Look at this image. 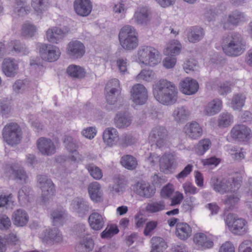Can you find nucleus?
Instances as JSON below:
<instances>
[{
    "mask_svg": "<svg viewBox=\"0 0 252 252\" xmlns=\"http://www.w3.org/2000/svg\"><path fill=\"white\" fill-rule=\"evenodd\" d=\"M177 91L174 85L166 80L161 79L153 85V94L159 103L166 105L175 103L177 99Z\"/></svg>",
    "mask_w": 252,
    "mask_h": 252,
    "instance_id": "f257e3e1",
    "label": "nucleus"
},
{
    "mask_svg": "<svg viewBox=\"0 0 252 252\" xmlns=\"http://www.w3.org/2000/svg\"><path fill=\"white\" fill-rule=\"evenodd\" d=\"M221 47L226 55L236 57L245 51V42L240 34L233 32L223 37Z\"/></svg>",
    "mask_w": 252,
    "mask_h": 252,
    "instance_id": "f03ea898",
    "label": "nucleus"
},
{
    "mask_svg": "<svg viewBox=\"0 0 252 252\" xmlns=\"http://www.w3.org/2000/svg\"><path fill=\"white\" fill-rule=\"evenodd\" d=\"M2 134L4 140L11 146L19 144L22 138L21 128L16 123L6 125L2 129Z\"/></svg>",
    "mask_w": 252,
    "mask_h": 252,
    "instance_id": "7ed1b4c3",
    "label": "nucleus"
},
{
    "mask_svg": "<svg viewBox=\"0 0 252 252\" xmlns=\"http://www.w3.org/2000/svg\"><path fill=\"white\" fill-rule=\"evenodd\" d=\"M138 58L143 64L150 66L157 65L160 61L159 52L150 46H142L139 49Z\"/></svg>",
    "mask_w": 252,
    "mask_h": 252,
    "instance_id": "20e7f679",
    "label": "nucleus"
},
{
    "mask_svg": "<svg viewBox=\"0 0 252 252\" xmlns=\"http://www.w3.org/2000/svg\"><path fill=\"white\" fill-rule=\"evenodd\" d=\"M225 222L229 230L235 235H242L247 232V222L244 219L239 218L232 214H229L225 219Z\"/></svg>",
    "mask_w": 252,
    "mask_h": 252,
    "instance_id": "39448f33",
    "label": "nucleus"
},
{
    "mask_svg": "<svg viewBox=\"0 0 252 252\" xmlns=\"http://www.w3.org/2000/svg\"><path fill=\"white\" fill-rule=\"evenodd\" d=\"M37 181L38 186L42 190V201L45 203L54 195V185L52 180L46 175L37 176Z\"/></svg>",
    "mask_w": 252,
    "mask_h": 252,
    "instance_id": "423d86ee",
    "label": "nucleus"
},
{
    "mask_svg": "<svg viewBox=\"0 0 252 252\" xmlns=\"http://www.w3.org/2000/svg\"><path fill=\"white\" fill-rule=\"evenodd\" d=\"M233 182L234 180L232 178H223L219 180L214 177L211 179L210 184L214 190L223 194L229 191H233Z\"/></svg>",
    "mask_w": 252,
    "mask_h": 252,
    "instance_id": "0eeeda50",
    "label": "nucleus"
},
{
    "mask_svg": "<svg viewBox=\"0 0 252 252\" xmlns=\"http://www.w3.org/2000/svg\"><path fill=\"white\" fill-rule=\"evenodd\" d=\"M131 99L136 104L143 105L148 99V91L145 87L141 84L134 85L130 90Z\"/></svg>",
    "mask_w": 252,
    "mask_h": 252,
    "instance_id": "6e6552de",
    "label": "nucleus"
},
{
    "mask_svg": "<svg viewBox=\"0 0 252 252\" xmlns=\"http://www.w3.org/2000/svg\"><path fill=\"white\" fill-rule=\"evenodd\" d=\"M39 54L43 60L52 62L58 59L61 52L57 47L51 44H44L40 47Z\"/></svg>",
    "mask_w": 252,
    "mask_h": 252,
    "instance_id": "1a4fd4ad",
    "label": "nucleus"
},
{
    "mask_svg": "<svg viewBox=\"0 0 252 252\" xmlns=\"http://www.w3.org/2000/svg\"><path fill=\"white\" fill-rule=\"evenodd\" d=\"M6 173L10 177L21 184L27 183L28 180V175L22 167L16 165L7 166Z\"/></svg>",
    "mask_w": 252,
    "mask_h": 252,
    "instance_id": "9d476101",
    "label": "nucleus"
},
{
    "mask_svg": "<svg viewBox=\"0 0 252 252\" xmlns=\"http://www.w3.org/2000/svg\"><path fill=\"white\" fill-rule=\"evenodd\" d=\"M168 131L163 126H156L153 128L149 135L150 140L155 143L158 148L162 147L167 139Z\"/></svg>",
    "mask_w": 252,
    "mask_h": 252,
    "instance_id": "9b49d317",
    "label": "nucleus"
},
{
    "mask_svg": "<svg viewBox=\"0 0 252 252\" xmlns=\"http://www.w3.org/2000/svg\"><path fill=\"white\" fill-rule=\"evenodd\" d=\"M69 30L66 27L63 29L57 27L49 28L46 31V38L50 43L58 44L63 39Z\"/></svg>",
    "mask_w": 252,
    "mask_h": 252,
    "instance_id": "f8f14e48",
    "label": "nucleus"
},
{
    "mask_svg": "<svg viewBox=\"0 0 252 252\" xmlns=\"http://www.w3.org/2000/svg\"><path fill=\"white\" fill-rule=\"evenodd\" d=\"M66 53L71 59H80L85 53V48L84 44L80 41H71L67 44Z\"/></svg>",
    "mask_w": 252,
    "mask_h": 252,
    "instance_id": "ddd939ff",
    "label": "nucleus"
},
{
    "mask_svg": "<svg viewBox=\"0 0 252 252\" xmlns=\"http://www.w3.org/2000/svg\"><path fill=\"white\" fill-rule=\"evenodd\" d=\"M232 137L239 141L248 140L251 137V130L244 125H235L231 130Z\"/></svg>",
    "mask_w": 252,
    "mask_h": 252,
    "instance_id": "4468645a",
    "label": "nucleus"
},
{
    "mask_svg": "<svg viewBox=\"0 0 252 252\" xmlns=\"http://www.w3.org/2000/svg\"><path fill=\"white\" fill-rule=\"evenodd\" d=\"M36 145L38 150L43 155L51 156L56 152L55 146L50 138L40 137L37 140Z\"/></svg>",
    "mask_w": 252,
    "mask_h": 252,
    "instance_id": "2eb2a0df",
    "label": "nucleus"
},
{
    "mask_svg": "<svg viewBox=\"0 0 252 252\" xmlns=\"http://www.w3.org/2000/svg\"><path fill=\"white\" fill-rule=\"evenodd\" d=\"M160 170L165 174L172 172L176 166V162L173 155L165 154L159 160Z\"/></svg>",
    "mask_w": 252,
    "mask_h": 252,
    "instance_id": "dca6fc26",
    "label": "nucleus"
},
{
    "mask_svg": "<svg viewBox=\"0 0 252 252\" xmlns=\"http://www.w3.org/2000/svg\"><path fill=\"white\" fill-rule=\"evenodd\" d=\"M184 130L186 136L191 139H198L203 134V130L200 125L196 122L187 123Z\"/></svg>",
    "mask_w": 252,
    "mask_h": 252,
    "instance_id": "f3484780",
    "label": "nucleus"
},
{
    "mask_svg": "<svg viewBox=\"0 0 252 252\" xmlns=\"http://www.w3.org/2000/svg\"><path fill=\"white\" fill-rule=\"evenodd\" d=\"M73 7L76 13L82 17L88 16L93 7L90 0H75Z\"/></svg>",
    "mask_w": 252,
    "mask_h": 252,
    "instance_id": "a211bd4d",
    "label": "nucleus"
},
{
    "mask_svg": "<svg viewBox=\"0 0 252 252\" xmlns=\"http://www.w3.org/2000/svg\"><path fill=\"white\" fill-rule=\"evenodd\" d=\"M41 238L43 242L51 245L59 243L63 240L62 234L56 228L45 230L41 236Z\"/></svg>",
    "mask_w": 252,
    "mask_h": 252,
    "instance_id": "6ab92c4d",
    "label": "nucleus"
},
{
    "mask_svg": "<svg viewBox=\"0 0 252 252\" xmlns=\"http://www.w3.org/2000/svg\"><path fill=\"white\" fill-rule=\"evenodd\" d=\"M19 65L14 59L5 58L2 63V70L7 77H14L17 74Z\"/></svg>",
    "mask_w": 252,
    "mask_h": 252,
    "instance_id": "aec40b11",
    "label": "nucleus"
},
{
    "mask_svg": "<svg viewBox=\"0 0 252 252\" xmlns=\"http://www.w3.org/2000/svg\"><path fill=\"white\" fill-rule=\"evenodd\" d=\"M88 222L93 230L99 231L104 226L105 217L101 214L93 210L88 218Z\"/></svg>",
    "mask_w": 252,
    "mask_h": 252,
    "instance_id": "412c9836",
    "label": "nucleus"
},
{
    "mask_svg": "<svg viewBox=\"0 0 252 252\" xmlns=\"http://www.w3.org/2000/svg\"><path fill=\"white\" fill-rule=\"evenodd\" d=\"M180 90L184 94L191 95L195 94L199 88L197 82L190 78H186L180 83Z\"/></svg>",
    "mask_w": 252,
    "mask_h": 252,
    "instance_id": "4be33fe9",
    "label": "nucleus"
},
{
    "mask_svg": "<svg viewBox=\"0 0 252 252\" xmlns=\"http://www.w3.org/2000/svg\"><path fill=\"white\" fill-rule=\"evenodd\" d=\"M102 138L107 146L112 147L117 144L119 140L118 132L114 127H107L103 132Z\"/></svg>",
    "mask_w": 252,
    "mask_h": 252,
    "instance_id": "5701e85b",
    "label": "nucleus"
},
{
    "mask_svg": "<svg viewBox=\"0 0 252 252\" xmlns=\"http://www.w3.org/2000/svg\"><path fill=\"white\" fill-rule=\"evenodd\" d=\"M135 191L139 196L148 198L154 195L156 189L149 183L138 182L136 185Z\"/></svg>",
    "mask_w": 252,
    "mask_h": 252,
    "instance_id": "b1692460",
    "label": "nucleus"
},
{
    "mask_svg": "<svg viewBox=\"0 0 252 252\" xmlns=\"http://www.w3.org/2000/svg\"><path fill=\"white\" fill-rule=\"evenodd\" d=\"M134 18L137 24L147 25L151 20L150 11L146 7H139L135 11Z\"/></svg>",
    "mask_w": 252,
    "mask_h": 252,
    "instance_id": "393cba45",
    "label": "nucleus"
},
{
    "mask_svg": "<svg viewBox=\"0 0 252 252\" xmlns=\"http://www.w3.org/2000/svg\"><path fill=\"white\" fill-rule=\"evenodd\" d=\"M175 234L179 239L186 240L191 236L192 229L188 223L178 222L176 225Z\"/></svg>",
    "mask_w": 252,
    "mask_h": 252,
    "instance_id": "a878e982",
    "label": "nucleus"
},
{
    "mask_svg": "<svg viewBox=\"0 0 252 252\" xmlns=\"http://www.w3.org/2000/svg\"><path fill=\"white\" fill-rule=\"evenodd\" d=\"M88 192L91 199L96 202L102 200L103 193L99 183L94 182L88 186Z\"/></svg>",
    "mask_w": 252,
    "mask_h": 252,
    "instance_id": "bb28decb",
    "label": "nucleus"
},
{
    "mask_svg": "<svg viewBox=\"0 0 252 252\" xmlns=\"http://www.w3.org/2000/svg\"><path fill=\"white\" fill-rule=\"evenodd\" d=\"M71 205L74 211L82 217L88 212L90 209L88 203L81 198L74 199Z\"/></svg>",
    "mask_w": 252,
    "mask_h": 252,
    "instance_id": "cd10ccee",
    "label": "nucleus"
},
{
    "mask_svg": "<svg viewBox=\"0 0 252 252\" xmlns=\"http://www.w3.org/2000/svg\"><path fill=\"white\" fill-rule=\"evenodd\" d=\"M132 121V117L126 112L117 114L114 119L115 126L119 128L128 127L130 125Z\"/></svg>",
    "mask_w": 252,
    "mask_h": 252,
    "instance_id": "c85d7f7f",
    "label": "nucleus"
},
{
    "mask_svg": "<svg viewBox=\"0 0 252 252\" xmlns=\"http://www.w3.org/2000/svg\"><path fill=\"white\" fill-rule=\"evenodd\" d=\"M12 219L15 225L18 226H23L28 223L29 216L25 210L19 209L13 213Z\"/></svg>",
    "mask_w": 252,
    "mask_h": 252,
    "instance_id": "c756f323",
    "label": "nucleus"
},
{
    "mask_svg": "<svg viewBox=\"0 0 252 252\" xmlns=\"http://www.w3.org/2000/svg\"><path fill=\"white\" fill-rule=\"evenodd\" d=\"M8 47L12 52H14L19 55H27L30 52L27 46L19 40H11L8 42Z\"/></svg>",
    "mask_w": 252,
    "mask_h": 252,
    "instance_id": "7c9ffc66",
    "label": "nucleus"
},
{
    "mask_svg": "<svg viewBox=\"0 0 252 252\" xmlns=\"http://www.w3.org/2000/svg\"><path fill=\"white\" fill-rule=\"evenodd\" d=\"M204 35L203 29L199 27H192L187 34L188 40L191 43H196L201 40Z\"/></svg>",
    "mask_w": 252,
    "mask_h": 252,
    "instance_id": "2f4dec72",
    "label": "nucleus"
},
{
    "mask_svg": "<svg viewBox=\"0 0 252 252\" xmlns=\"http://www.w3.org/2000/svg\"><path fill=\"white\" fill-rule=\"evenodd\" d=\"M190 112L185 107L182 106L176 108L172 114L174 120L177 123H183L187 121L189 117Z\"/></svg>",
    "mask_w": 252,
    "mask_h": 252,
    "instance_id": "473e14b6",
    "label": "nucleus"
},
{
    "mask_svg": "<svg viewBox=\"0 0 252 252\" xmlns=\"http://www.w3.org/2000/svg\"><path fill=\"white\" fill-rule=\"evenodd\" d=\"M194 242L201 248H210L213 246V242L208 239L206 235L202 233H198L194 235Z\"/></svg>",
    "mask_w": 252,
    "mask_h": 252,
    "instance_id": "72a5a7b5",
    "label": "nucleus"
},
{
    "mask_svg": "<svg viewBox=\"0 0 252 252\" xmlns=\"http://www.w3.org/2000/svg\"><path fill=\"white\" fill-rule=\"evenodd\" d=\"M222 106V101L219 98H215L210 102L205 109L207 115L212 116L219 113Z\"/></svg>",
    "mask_w": 252,
    "mask_h": 252,
    "instance_id": "f704fd0d",
    "label": "nucleus"
},
{
    "mask_svg": "<svg viewBox=\"0 0 252 252\" xmlns=\"http://www.w3.org/2000/svg\"><path fill=\"white\" fill-rule=\"evenodd\" d=\"M181 47V44L177 41H171L167 45L164 54L166 56L175 57L180 53Z\"/></svg>",
    "mask_w": 252,
    "mask_h": 252,
    "instance_id": "c9c22d12",
    "label": "nucleus"
},
{
    "mask_svg": "<svg viewBox=\"0 0 252 252\" xmlns=\"http://www.w3.org/2000/svg\"><path fill=\"white\" fill-rule=\"evenodd\" d=\"M165 209V203L163 200L152 201L148 203L146 210L150 213H157Z\"/></svg>",
    "mask_w": 252,
    "mask_h": 252,
    "instance_id": "e433bc0d",
    "label": "nucleus"
},
{
    "mask_svg": "<svg viewBox=\"0 0 252 252\" xmlns=\"http://www.w3.org/2000/svg\"><path fill=\"white\" fill-rule=\"evenodd\" d=\"M152 250L151 252H162L167 248L164 239L159 237H154L151 240Z\"/></svg>",
    "mask_w": 252,
    "mask_h": 252,
    "instance_id": "4c0bfd02",
    "label": "nucleus"
},
{
    "mask_svg": "<svg viewBox=\"0 0 252 252\" xmlns=\"http://www.w3.org/2000/svg\"><path fill=\"white\" fill-rule=\"evenodd\" d=\"M245 20V14L238 10H235L228 15L227 21L231 24L237 26L239 23L244 22Z\"/></svg>",
    "mask_w": 252,
    "mask_h": 252,
    "instance_id": "58836bf2",
    "label": "nucleus"
},
{
    "mask_svg": "<svg viewBox=\"0 0 252 252\" xmlns=\"http://www.w3.org/2000/svg\"><path fill=\"white\" fill-rule=\"evenodd\" d=\"M67 73L72 77L82 78L85 76L84 69L76 65H70L67 68Z\"/></svg>",
    "mask_w": 252,
    "mask_h": 252,
    "instance_id": "ea45409f",
    "label": "nucleus"
},
{
    "mask_svg": "<svg viewBox=\"0 0 252 252\" xmlns=\"http://www.w3.org/2000/svg\"><path fill=\"white\" fill-rule=\"evenodd\" d=\"M119 41L122 47L126 50H132L136 48L138 46L137 35L119 40Z\"/></svg>",
    "mask_w": 252,
    "mask_h": 252,
    "instance_id": "a19ab883",
    "label": "nucleus"
},
{
    "mask_svg": "<svg viewBox=\"0 0 252 252\" xmlns=\"http://www.w3.org/2000/svg\"><path fill=\"white\" fill-rule=\"evenodd\" d=\"M54 225H62L65 219V214L62 210H55L51 214Z\"/></svg>",
    "mask_w": 252,
    "mask_h": 252,
    "instance_id": "79ce46f5",
    "label": "nucleus"
},
{
    "mask_svg": "<svg viewBox=\"0 0 252 252\" xmlns=\"http://www.w3.org/2000/svg\"><path fill=\"white\" fill-rule=\"evenodd\" d=\"M94 243L92 239H86L80 242L76 246V250L78 252H89L93 249Z\"/></svg>",
    "mask_w": 252,
    "mask_h": 252,
    "instance_id": "37998d69",
    "label": "nucleus"
},
{
    "mask_svg": "<svg viewBox=\"0 0 252 252\" xmlns=\"http://www.w3.org/2000/svg\"><path fill=\"white\" fill-rule=\"evenodd\" d=\"M211 142L209 139L200 140L195 147V152L198 156L203 155L211 147Z\"/></svg>",
    "mask_w": 252,
    "mask_h": 252,
    "instance_id": "c03bdc74",
    "label": "nucleus"
},
{
    "mask_svg": "<svg viewBox=\"0 0 252 252\" xmlns=\"http://www.w3.org/2000/svg\"><path fill=\"white\" fill-rule=\"evenodd\" d=\"M246 96L242 94H234L231 100L232 107L234 110H239L244 105Z\"/></svg>",
    "mask_w": 252,
    "mask_h": 252,
    "instance_id": "a18cd8bd",
    "label": "nucleus"
},
{
    "mask_svg": "<svg viewBox=\"0 0 252 252\" xmlns=\"http://www.w3.org/2000/svg\"><path fill=\"white\" fill-rule=\"evenodd\" d=\"M121 163L125 168L133 170L135 169L137 165L136 158L130 155H126L121 158Z\"/></svg>",
    "mask_w": 252,
    "mask_h": 252,
    "instance_id": "49530a36",
    "label": "nucleus"
},
{
    "mask_svg": "<svg viewBox=\"0 0 252 252\" xmlns=\"http://www.w3.org/2000/svg\"><path fill=\"white\" fill-rule=\"evenodd\" d=\"M135 30L131 26L126 25L124 26L120 30L119 34V39H124L136 35Z\"/></svg>",
    "mask_w": 252,
    "mask_h": 252,
    "instance_id": "de8ad7c7",
    "label": "nucleus"
},
{
    "mask_svg": "<svg viewBox=\"0 0 252 252\" xmlns=\"http://www.w3.org/2000/svg\"><path fill=\"white\" fill-rule=\"evenodd\" d=\"M156 78L155 73L152 70L143 69L137 75L136 79L137 81L142 80L146 82H151Z\"/></svg>",
    "mask_w": 252,
    "mask_h": 252,
    "instance_id": "09e8293b",
    "label": "nucleus"
},
{
    "mask_svg": "<svg viewBox=\"0 0 252 252\" xmlns=\"http://www.w3.org/2000/svg\"><path fill=\"white\" fill-rule=\"evenodd\" d=\"M90 175L95 180L100 179L103 176L101 170L93 163H89L86 165Z\"/></svg>",
    "mask_w": 252,
    "mask_h": 252,
    "instance_id": "8fccbe9b",
    "label": "nucleus"
},
{
    "mask_svg": "<svg viewBox=\"0 0 252 252\" xmlns=\"http://www.w3.org/2000/svg\"><path fill=\"white\" fill-rule=\"evenodd\" d=\"M36 32V28L33 25L30 23H25L22 28V35L26 37H32Z\"/></svg>",
    "mask_w": 252,
    "mask_h": 252,
    "instance_id": "3c124183",
    "label": "nucleus"
},
{
    "mask_svg": "<svg viewBox=\"0 0 252 252\" xmlns=\"http://www.w3.org/2000/svg\"><path fill=\"white\" fill-rule=\"evenodd\" d=\"M233 122V116L228 112H224L220 115L218 126L225 127L229 126Z\"/></svg>",
    "mask_w": 252,
    "mask_h": 252,
    "instance_id": "603ef678",
    "label": "nucleus"
},
{
    "mask_svg": "<svg viewBox=\"0 0 252 252\" xmlns=\"http://www.w3.org/2000/svg\"><path fill=\"white\" fill-rule=\"evenodd\" d=\"M240 200V197L237 193L227 195L222 200L223 203L229 208L233 207L237 204Z\"/></svg>",
    "mask_w": 252,
    "mask_h": 252,
    "instance_id": "864d4df0",
    "label": "nucleus"
},
{
    "mask_svg": "<svg viewBox=\"0 0 252 252\" xmlns=\"http://www.w3.org/2000/svg\"><path fill=\"white\" fill-rule=\"evenodd\" d=\"M105 91H112L116 94H120L121 89L119 81L117 79H113L108 81L105 86Z\"/></svg>",
    "mask_w": 252,
    "mask_h": 252,
    "instance_id": "5fc2aeb1",
    "label": "nucleus"
},
{
    "mask_svg": "<svg viewBox=\"0 0 252 252\" xmlns=\"http://www.w3.org/2000/svg\"><path fill=\"white\" fill-rule=\"evenodd\" d=\"M232 86L230 82L225 81L218 85L217 91L220 95H225L231 92Z\"/></svg>",
    "mask_w": 252,
    "mask_h": 252,
    "instance_id": "6e6d98bb",
    "label": "nucleus"
},
{
    "mask_svg": "<svg viewBox=\"0 0 252 252\" xmlns=\"http://www.w3.org/2000/svg\"><path fill=\"white\" fill-rule=\"evenodd\" d=\"M119 230L116 225L107 226V227L101 233V237L103 239H107L112 237L117 234Z\"/></svg>",
    "mask_w": 252,
    "mask_h": 252,
    "instance_id": "4d7b16f0",
    "label": "nucleus"
},
{
    "mask_svg": "<svg viewBox=\"0 0 252 252\" xmlns=\"http://www.w3.org/2000/svg\"><path fill=\"white\" fill-rule=\"evenodd\" d=\"M63 143L67 150L70 153H73L76 150L77 146L76 141L71 137L65 135L63 138Z\"/></svg>",
    "mask_w": 252,
    "mask_h": 252,
    "instance_id": "13d9d810",
    "label": "nucleus"
},
{
    "mask_svg": "<svg viewBox=\"0 0 252 252\" xmlns=\"http://www.w3.org/2000/svg\"><path fill=\"white\" fill-rule=\"evenodd\" d=\"M31 188L27 186H23L18 191V198L19 201L24 203L29 201L30 195Z\"/></svg>",
    "mask_w": 252,
    "mask_h": 252,
    "instance_id": "bf43d9fd",
    "label": "nucleus"
},
{
    "mask_svg": "<svg viewBox=\"0 0 252 252\" xmlns=\"http://www.w3.org/2000/svg\"><path fill=\"white\" fill-rule=\"evenodd\" d=\"M47 0H32L31 5L37 12H41L45 10Z\"/></svg>",
    "mask_w": 252,
    "mask_h": 252,
    "instance_id": "052dcab7",
    "label": "nucleus"
},
{
    "mask_svg": "<svg viewBox=\"0 0 252 252\" xmlns=\"http://www.w3.org/2000/svg\"><path fill=\"white\" fill-rule=\"evenodd\" d=\"M136 141V139L131 134H125L122 136L121 144L123 147H127L134 144Z\"/></svg>",
    "mask_w": 252,
    "mask_h": 252,
    "instance_id": "680f3d73",
    "label": "nucleus"
},
{
    "mask_svg": "<svg viewBox=\"0 0 252 252\" xmlns=\"http://www.w3.org/2000/svg\"><path fill=\"white\" fill-rule=\"evenodd\" d=\"M11 225L10 219L5 215H0V229L7 230Z\"/></svg>",
    "mask_w": 252,
    "mask_h": 252,
    "instance_id": "e2e57ef3",
    "label": "nucleus"
},
{
    "mask_svg": "<svg viewBox=\"0 0 252 252\" xmlns=\"http://www.w3.org/2000/svg\"><path fill=\"white\" fill-rule=\"evenodd\" d=\"M174 188L172 185L168 184L164 186L160 191V195L164 198H168L171 197L174 191Z\"/></svg>",
    "mask_w": 252,
    "mask_h": 252,
    "instance_id": "0e129e2a",
    "label": "nucleus"
},
{
    "mask_svg": "<svg viewBox=\"0 0 252 252\" xmlns=\"http://www.w3.org/2000/svg\"><path fill=\"white\" fill-rule=\"evenodd\" d=\"M106 91V99L107 102L110 105H113L117 102L118 97L120 94H116V93L112 91Z\"/></svg>",
    "mask_w": 252,
    "mask_h": 252,
    "instance_id": "69168bd1",
    "label": "nucleus"
},
{
    "mask_svg": "<svg viewBox=\"0 0 252 252\" xmlns=\"http://www.w3.org/2000/svg\"><path fill=\"white\" fill-rule=\"evenodd\" d=\"M239 252H252V241L249 240L244 241L239 247Z\"/></svg>",
    "mask_w": 252,
    "mask_h": 252,
    "instance_id": "338daca9",
    "label": "nucleus"
},
{
    "mask_svg": "<svg viewBox=\"0 0 252 252\" xmlns=\"http://www.w3.org/2000/svg\"><path fill=\"white\" fill-rule=\"evenodd\" d=\"M13 90L16 93H22L26 89L24 80H17L13 85Z\"/></svg>",
    "mask_w": 252,
    "mask_h": 252,
    "instance_id": "774afa93",
    "label": "nucleus"
}]
</instances>
